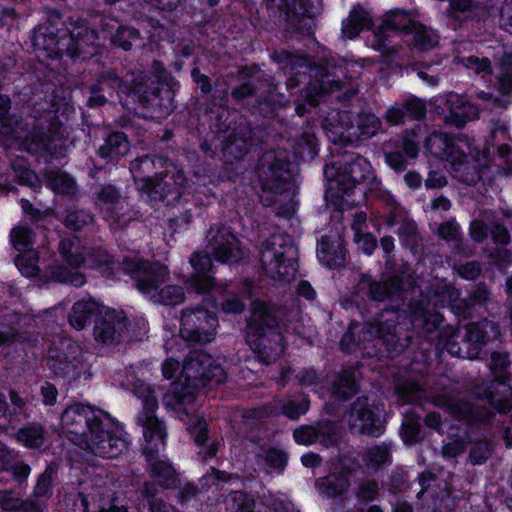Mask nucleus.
<instances>
[{
  "label": "nucleus",
  "instance_id": "1",
  "mask_svg": "<svg viewBox=\"0 0 512 512\" xmlns=\"http://www.w3.org/2000/svg\"><path fill=\"white\" fill-rule=\"evenodd\" d=\"M261 188L260 202L271 207L277 217L291 218L296 211L292 163L284 148L263 152L255 167Z\"/></svg>",
  "mask_w": 512,
  "mask_h": 512
},
{
  "label": "nucleus",
  "instance_id": "2",
  "mask_svg": "<svg viewBox=\"0 0 512 512\" xmlns=\"http://www.w3.org/2000/svg\"><path fill=\"white\" fill-rule=\"evenodd\" d=\"M53 107L47 101L34 105V124L30 132L29 125L21 116L8 115L4 120H0V135L8 139H24L25 147L31 153L46 152L51 156L60 155L61 149H58L57 142L63 140L65 130L57 116V110Z\"/></svg>",
  "mask_w": 512,
  "mask_h": 512
},
{
  "label": "nucleus",
  "instance_id": "3",
  "mask_svg": "<svg viewBox=\"0 0 512 512\" xmlns=\"http://www.w3.org/2000/svg\"><path fill=\"white\" fill-rule=\"evenodd\" d=\"M225 378L223 368L208 353L203 350L191 351L183 362L179 379L163 396V404L187 415L186 407L194 403L201 388L210 382L221 383Z\"/></svg>",
  "mask_w": 512,
  "mask_h": 512
},
{
  "label": "nucleus",
  "instance_id": "4",
  "mask_svg": "<svg viewBox=\"0 0 512 512\" xmlns=\"http://www.w3.org/2000/svg\"><path fill=\"white\" fill-rule=\"evenodd\" d=\"M34 45L45 50L51 58H62L64 55L73 59L88 60L99 53L98 33L96 30L81 24L71 31L58 35L46 29H40L33 37Z\"/></svg>",
  "mask_w": 512,
  "mask_h": 512
},
{
  "label": "nucleus",
  "instance_id": "5",
  "mask_svg": "<svg viewBox=\"0 0 512 512\" xmlns=\"http://www.w3.org/2000/svg\"><path fill=\"white\" fill-rule=\"evenodd\" d=\"M460 290L453 285H444L437 289H429L421 293L418 299L409 304L412 321L421 329L427 339L444 341L449 329L442 328L444 318L436 310V305L458 301Z\"/></svg>",
  "mask_w": 512,
  "mask_h": 512
},
{
  "label": "nucleus",
  "instance_id": "6",
  "mask_svg": "<svg viewBox=\"0 0 512 512\" xmlns=\"http://www.w3.org/2000/svg\"><path fill=\"white\" fill-rule=\"evenodd\" d=\"M260 262L273 279L290 281L298 269V249L286 233H275L262 244Z\"/></svg>",
  "mask_w": 512,
  "mask_h": 512
},
{
  "label": "nucleus",
  "instance_id": "7",
  "mask_svg": "<svg viewBox=\"0 0 512 512\" xmlns=\"http://www.w3.org/2000/svg\"><path fill=\"white\" fill-rule=\"evenodd\" d=\"M231 77L238 81L230 92L235 102L241 103L248 98H255L258 105H273L277 101L278 85L258 64L241 65Z\"/></svg>",
  "mask_w": 512,
  "mask_h": 512
},
{
  "label": "nucleus",
  "instance_id": "8",
  "mask_svg": "<svg viewBox=\"0 0 512 512\" xmlns=\"http://www.w3.org/2000/svg\"><path fill=\"white\" fill-rule=\"evenodd\" d=\"M359 338L362 341L379 339L388 356L397 357L411 344L412 334L409 330L400 326L397 311L385 309L374 322L364 323Z\"/></svg>",
  "mask_w": 512,
  "mask_h": 512
},
{
  "label": "nucleus",
  "instance_id": "9",
  "mask_svg": "<svg viewBox=\"0 0 512 512\" xmlns=\"http://www.w3.org/2000/svg\"><path fill=\"white\" fill-rule=\"evenodd\" d=\"M324 176L327 179V193L332 197L343 198L353 191L356 184L373 178V173L365 158L351 155L348 159L326 166Z\"/></svg>",
  "mask_w": 512,
  "mask_h": 512
},
{
  "label": "nucleus",
  "instance_id": "10",
  "mask_svg": "<svg viewBox=\"0 0 512 512\" xmlns=\"http://www.w3.org/2000/svg\"><path fill=\"white\" fill-rule=\"evenodd\" d=\"M305 66L309 68V74L297 72L291 75L286 81V87L291 90L305 84L306 86L301 90L300 96L310 107H316L325 93L343 88L345 83L337 77L335 66L332 67V71L328 64H319L313 67L306 64Z\"/></svg>",
  "mask_w": 512,
  "mask_h": 512
},
{
  "label": "nucleus",
  "instance_id": "11",
  "mask_svg": "<svg viewBox=\"0 0 512 512\" xmlns=\"http://www.w3.org/2000/svg\"><path fill=\"white\" fill-rule=\"evenodd\" d=\"M217 327L216 314L202 305L181 311L180 336L187 342L210 343L215 338Z\"/></svg>",
  "mask_w": 512,
  "mask_h": 512
},
{
  "label": "nucleus",
  "instance_id": "12",
  "mask_svg": "<svg viewBox=\"0 0 512 512\" xmlns=\"http://www.w3.org/2000/svg\"><path fill=\"white\" fill-rule=\"evenodd\" d=\"M104 416L109 422L113 419L103 410H95L92 406L73 404L61 414V430L74 444L83 446L94 423Z\"/></svg>",
  "mask_w": 512,
  "mask_h": 512
},
{
  "label": "nucleus",
  "instance_id": "13",
  "mask_svg": "<svg viewBox=\"0 0 512 512\" xmlns=\"http://www.w3.org/2000/svg\"><path fill=\"white\" fill-rule=\"evenodd\" d=\"M410 276L402 270H393L383 274L380 279L370 275H363L359 280V289L368 299L374 302L398 301L403 299L406 291L405 285Z\"/></svg>",
  "mask_w": 512,
  "mask_h": 512
},
{
  "label": "nucleus",
  "instance_id": "14",
  "mask_svg": "<svg viewBox=\"0 0 512 512\" xmlns=\"http://www.w3.org/2000/svg\"><path fill=\"white\" fill-rule=\"evenodd\" d=\"M206 250L224 264L238 263L244 257L240 241L232 229L222 223L211 225L207 231Z\"/></svg>",
  "mask_w": 512,
  "mask_h": 512
},
{
  "label": "nucleus",
  "instance_id": "15",
  "mask_svg": "<svg viewBox=\"0 0 512 512\" xmlns=\"http://www.w3.org/2000/svg\"><path fill=\"white\" fill-rule=\"evenodd\" d=\"M81 347L70 340L61 341L48 350L47 366L56 377L71 381L78 378L82 370Z\"/></svg>",
  "mask_w": 512,
  "mask_h": 512
},
{
  "label": "nucleus",
  "instance_id": "16",
  "mask_svg": "<svg viewBox=\"0 0 512 512\" xmlns=\"http://www.w3.org/2000/svg\"><path fill=\"white\" fill-rule=\"evenodd\" d=\"M120 265L124 272L133 276L138 290L148 295L155 292L169 275L166 266L135 257L125 256Z\"/></svg>",
  "mask_w": 512,
  "mask_h": 512
},
{
  "label": "nucleus",
  "instance_id": "17",
  "mask_svg": "<svg viewBox=\"0 0 512 512\" xmlns=\"http://www.w3.org/2000/svg\"><path fill=\"white\" fill-rule=\"evenodd\" d=\"M244 339L256 359L265 365L276 362L285 351L284 336L280 330L244 331Z\"/></svg>",
  "mask_w": 512,
  "mask_h": 512
},
{
  "label": "nucleus",
  "instance_id": "18",
  "mask_svg": "<svg viewBox=\"0 0 512 512\" xmlns=\"http://www.w3.org/2000/svg\"><path fill=\"white\" fill-rule=\"evenodd\" d=\"M225 136L222 140L221 151L226 163H234L244 159L248 154L254 131L246 119H240L233 127L224 130Z\"/></svg>",
  "mask_w": 512,
  "mask_h": 512
},
{
  "label": "nucleus",
  "instance_id": "19",
  "mask_svg": "<svg viewBox=\"0 0 512 512\" xmlns=\"http://www.w3.org/2000/svg\"><path fill=\"white\" fill-rule=\"evenodd\" d=\"M350 431L358 430L361 435L379 437L384 432V423L380 415L375 413L365 396L358 397L349 407L346 415Z\"/></svg>",
  "mask_w": 512,
  "mask_h": 512
},
{
  "label": "nucleus",
  "instance_id": "20",
  "mask_svg": "<svg viewBox=\"0 0 512 512\" xmlns=\"http://www.w3.org/2000/svg\"><path fill=\"white\" fill-rule=\"evenodd\" d=\"M175 87L173 84L163 85L151 82L148 89L140 93L135 102L148 111L151 117H167L176 107Z\"/></svg>",
  "mask_w": 512,
  "mask_h": 512
},
{
  "label": "nucleus",
  "instance_id": "21",
  "mask_svg": "<svg viewBox=\"0 0 512 512\" xmlns=\"http://www.w3.org/2000/svg\"><path fill=\"white\" fill-rule=\"evenodd\" d=\"M165 168H169L168 160L158 155H142L131 161L129 166L137 189L145 194L153 190V183Z\"/></svg>",
  "mask_w": 512,
  "mask_h": 512
},
{
  "label": "nucleus",
  "instance_id": "22",
  "mask_svg": "<svg viewBox=\"0 0 512 512\" xmlns=\"http://www.w3.org/2000/svg\"><path fill=\"white\" fill-rule=\"evenodd\" d=\"M83 447L95 455L104 458H115L126 448L125 441L114 433L104 428L102 417L92 425Z\"/></svg>",
  "mask_w": 512,
  "mask_h": 512
},
{
  "label": "nucleus",
  "instance_id": "23",
  "mask_svg": "<svg viewBox=\"0 0 512 512\" xmlns=\"http://www.w3.org/2000/svg\"><path fill=\"white\" fill-rule=\"evenodd\" d=\"M153 184H155L153 190L146 192L150 199L171 205L182 196L187 178L183 171L169 163V168H165L163 174L159 175V178Z\"/></svg>",
  "mask_w": 512,
  "mask_h": 512
},
{
  "label": "nucleus",
  "instance_id": "24",
  "mask_svg": "<svg viewBox=\"0 0 512 512\" xmlns=\"http://www.w3.org/2000/svg\"><path fill=\"white\" fill-rule=\"evenodd\" d=\"M321 0H292V7L286 19L287 32L310 34L315 25L314 18L321 12Z\"/></svg>",
  "mask_w": 512,
  "mask_h": 512
},
{
  "label": "nucleus",
  "instance_id": "25",
  "mask_svg": "<svg viewBox=\"0 0 512 512\" xmlns=\"http://www.w3.org/2000/svg\"><path fill=\"white\" fill-rule=\"evenodd\" d=\"M416 21L411 19L410 14L404 10L395 9L387 12L384 16L382 25L375 31L376 42L373 44V48L381 51L383 56H392L396 54L397 49L390 47L385 44L386 30L403 31L409 33L413 30Z\"/></svg>",
  "mask_w": 512,
  "mask_h": 512
},
{
  "label": "nucleus",
  "instance_id": "26",
  "mask_svg": "<svg viewBox=\"0 0 512 512\" xmlns=\"http://www.w3.org/2000/svg\"><path fill=\"white\" fill-rule=\"evenodd\" d=\"M251 315L247 320L244 331L251 330H280L284 309L271 302L255 300L250 306Z\"/></svg>",
  "mask_w": 512,
  "mask_h": 512
},
{
  "label": "nucleus",
  "instance_id": "27",
  "mask_svg": "<svg viewBox=\"0 0 512 512\" xmlns=\"http://www.w3.org/2000/svg\"><path fill=\"white\" fill-rule=\"evenodd\" d=\"M83 512H127V507L119 503L118 493L108 486H95L90 501L84 493L78 494Z\"/></svg>",
  "mask_w": 512,
  "mask_h": 512
},
{
  "label": "nucleus",
  "instance_id": "28",
  "mask_svg": "<svg viewBox=\"0 0 512 512\" xmlns=\"http://www.w3.org/2000/svg\"><path fill=\"white\" fill-rule=\"evenodd\" d=\"M335 122H338L342 127L347 129L351 128L352 121L347 112H335L330 117H327L322 122V127L326 131L328 138L333 144L332 152L337 156L345 158L349 152L347 148L354 147L355 140L352 134L345 136L343 133L336 131L337 127Z\"/></svg>",
  "mask_w": 512,
  "mask_h": 512
},
{
  "label": "nucleus",
  "instance_id": "29",
  "mask_svg": "<svg viewBox=\"0 0 512 512\" xmlns=\"http://www.w3.org/2000/svg\"><path fill=\"white\" fill-rule=\"evenodd\" d=\"M427 113L426 102L416 96H410L401 103L390 107L383 118L392 126L403 125L406 120L421 121Z\"/></svg>",
  "mask_w": 512,
  "mask_h": 512
},
{
  "label": "nucleus",
  "instance_id": "30",
  "mask_svg": "<svg viewBox=\"0 0 512 512\" xmlns=\"http://www.w3.org/2000/svg\"><path fill=\"white\" fill-rule=\"evenodd\" d=\"M126 319L114 312L101 313L95 320L94 337L102 343L118 342L126 333Z\"/></svg>",
  "mask_w": 512,
  "mask_h": 512
},
{
  "label": "nucleus",
  "instance_id": "31",
  "mask_svg": "<svg viewBox=\"0 0 512 512\" xmlns=\"http://www.w3.org/2000/svg\"><path fill=\"white\" fill-rule=\"evenodd\" d=\"M449 115L445 117V123L462 129L466 123L478 118L477 106L470 103L465 96L449 93L446 99Z\"/></svg>",
  "mask_w": 512,
  "mask_h": 512
},
{
  "label": "nucleus",
  "instance_id": "32",
  "mask_svg": "<svg viewBox=\"0 0 512 512\" xmlns=\"http://www.w3.org/2000/svg\"><path fill=\"white\" fill-rule=\"evenodd\" d=\"M211 257L212 255L206 250V252H195L190 258V264L196 272L190 276L188 282L196 293H205L214 286V278L206 274L213 266Z\"/></svg>",
  "mask_w": 512,
  "mask_h": 512
},
{
  "label": "nucleus",
  "instance_id": "33",
  "mask_svg": "<svg viewBox=\"0 0 512 512\" xmlns=\"http://www.w3.org/2000/svg\"><path fill=\"white\" fill-rule=\"evenodd\" d=\"M143 454L148 462L151 477L157 479L156 484L164 489L174 488L177 485L178 478L171 463L159 459L157 451L148 446L143 448Z\"/></svg>",
  "mask_w": 512,
  "mask_h": 512
},
{
  "label": "nucleus",
  "instance_id": "34",
  "mask_svg": "<svg viewBox=\"0 0 512 512\" xmlns=\"http://www.w3.org/2000/svg\"><path fill=\"white\" fill-rule=\"evenodd\" d=\"M317 257L327 267L340 268L345 262L344 242L340 236H323L318 242Z\"/></svg>",
  "mask_w": 512,
  "mask_h": 512
},
{
  "label": "nucleus",
  "instance_id": "35",
  "mask_svg": "<svg viewBox=\"0 0 512 512\" xmlns=\"http://www.w3.org/2000/svg\"><path fill=\"white\" fill-rule=\"evenodd\" d=\"M315 487L324 497L345 499L350 488V481L346 474L334 472L318 478L315 481Z\"/></svg>",
  "mask_w": 512,
  "mask_h": 512
},
{
  "label": "nucleus",
  "instance_id": "36",
  "mask_svg": "<svg viewBox=\"0 0 512 512\" xmlns=\"http://www.w3.org/2000/svg\"><path fill=\"white\" fill-rule=\"evenodd\" d=\"M449 332L445 338L447 351L460 358L475 359L479 355V349L470 342L462 327L453 329L448 326Z\"/></svg>",
  "mask_w": 512,
  "mask_h": 512
},
{
  "label": "nucleus",
  "instance_id": "37",
  "mask_svg": "<svg viewBox=\"0 0 512 512\" xmlns=\"http://www.w3.org/2000/svg\"><path fill=\"white\" fill-rule=\"evenodd\" d=\"M462 328L473 346H476L479 350L482 345H485L492 338L500 334L499 325L488 319H484L481 322L469 323Z\"/></svg>",
  "mask_w": 512,
  "mask_h": 512
},
{
  "label": "nucleus",
  "instance_id": "38",
  "mask_svg": "<svg viewBox=\"0 0 512 512\" xmlns=\"http://www.w3.org/2000/svg\"><path fill=\"white\" fill-rule=\"evenodd\" d=\"M101 313L100 305L93 299L80 300L73 305L68 315V321L73 328L82 330L87 322L91 319L96 320Z\"/></svg>",
  "mask_w": 512,
  "mask_h": 512
},
{
  "label": "nucleus",
  "instance_id": "39",
  "mask_svg": "<svg viewBox=\"0 0 512 512\" xmlns=\"http://www.w3.org/2000/svg\"><path fill=\"white\" fill-rule=\"evenodd\" d=\"M310 407V400L304 393H298L274 401V408L291 420H297L304 415Z\"/></svg>",
  "mask_w": 512,
  "mask_h": 512
},
{
  "label": "nucleus",
  "instance_id": "40",
  "mask_svg": "<svg viewBox=\"0 0 512 512\" xmlns=\"http://www.w3.org/2000/svg\"><path fill=\"white\" fill-rule=\"evenodd\" d=\"M130 150V143L123 132L110 133L103 145L98 149V154L109 161H117L127 155Z\"/></svg>",
  "mask_w": 512,
  "mask_h": 512
},
{
  "label": "nucleus",
  "instance_id": "41",
  "mask_svg": "<svg viewBox=\"0 0 512 512\" xmlns=\"http://www.w3.org/2000/svg\"><path fill=\"white\" fill-rule=\"evenodd\" d=\"M58 251L63 261L74 268L80 267L85 261L83 247L78 236L71 235L62 238L58 244Z\"/></svg>",
  "mask_w": 512,
  "mask_h": 512
},
{
  "label": "nucleus",
  "instance_id": "42",
  "mask_svg": "<svg viewBox=\"0 0 512 512\" xmlns=\"http://www.w3.org/2000/svg\"><path fill=\"white\" fill-rule=\"evenodd\" d=\"M460 304L457 306L462 310L472 309L476 306L486 307L493 300L491 286L485 281L475 284L465 299H458Z\"/></svg>",
  "mask_w": 512,
  "mask_h": 512
},
{
  "label": "nucleus",
  "instance_id": "43",
  "mask_svg": "<svg viewBox=\"0 0 512 512\" xmlns=\"http://www.w3.org/2000/svg\"><path fill=\"white\" fill-rule=\"evenodd\" d=\"M372 19L369 13L360 6H356L350 12L346 21L343 22L342 34L344 37L353 39L365 28H370Z\"/></svg>",
  "mask_w": 512,
  "mask_h": 512
},
{
  "label": "nucleus",
  "instance_id": "44",
  "mask_svg": "<svg viewBox=\"0 0 512 512\" xmlns=\"http://www.w3.org/2000/svg\"><path fill=\"white\" fill-rule=\"evenodd\" d=\"M357 391L355 369L349 367L339 372L332 385L333 394L340 400H347L355 395Z\"/></svg>",
  "mask_w": 512,
  "mask_h": 512
},
{
  "label": "nucleus",
  "instance_id": "45",
  "mask_svg": "<svg viewBox=\"0 0 512 512\" xmlns=\"http://www.w3.org/2000/svg\"><path fill=\"white\" fill-rule=\"evenodd\" d=\"M421 417L414 411H409L404 415L401 425V435L407 445H413L424 440L425 434L421 429Z\"/></svg>",
  "mask_w": 512,
  "mask_h": 512
},
{
  "label": "nucleus",
  "instance_id": "46",
  "mask_svg": "<svg viewBox=\"0 0 512 512\" xmlns=\"http://www.w3.org/2000/svg\"><path fill=\"white\" fill-rule=\"evenodd\" d=\"M143 427V436L147 443L157 441L164 445L166 438V427L155 415L142 414L138 419Z\"/></svg>",
  "mask_w": 512,
  "mask_h": 512
},
{
  "label": "nucleus",
  "instance_id": "47",
  "mask_svg": "<svg viewBox=\"0 0 512 512\" xmlns=\"http://www.w3.org/2000/svg\"><path fill=\"white\" fill-rule=\"evenodd\" d=\"M357 128L359 133L352 134L355 142L375 136L382 128V122L372 112L362 111L357 117Z\"/></svg>",
  "mask_w": 512,
  "mask_h": 512
},
{
  "label": "nucleus",
  "instance_id": "48",
  "mask_svg": "<svg viewBox=\"0 0 512 512\" xmlns=\"http://www.w3.org/2000/svg\"><path fill=\"white\" fill-rule=\"evenodd\" d=\"M395 393L400 405L415 403L424 396L422 387L412 379H398L395 382Z\"/></svg>",
  "mask_w": 512,
  "mask_h": 512
},
{
  "label": "nucleus",
  "instance_id": "49",
  "mask_svg": "<svg viewBox=\"0 0 512 512\" xmlns=\"http://www.w3.org/2000/svg\"><path fill=\"white\" fill-rule=\"evenodd\" d=\"M451 174L454 178L467 185H475L481 180L478 166L468 158L450 165Z\"/></svg>",
  "mask_w": 512,
  "mask_h": 512
},
{
  "label": "nucleus",
  "instance_id": "50",
  "mask_svg": "<svg viewBox=\"0 0 512 512\" xmlns=\"http://www.w3.org/2000/svg\"><path fill=\"white\" fill-rule=\"evenodd\" d=\"M46 178L49 187L58 194L74 196L78 191L74 179L65 172L50 171L46 173Z\"/></svg>",
  "mask_w": 512,
  "mask_h": 512
},
{
  "label": "nucleus",
  "instance_id": "51",
  "mask_svg": "<svg viewBox=\"0 0 512 512\" xmlns=\"http://www.w3.org/2000/svg\"><path fill=\"white\" fill-rule=\"evenodd\" d=\"M409 33H412V44L420 51H428L437 46L439 42L438 34L431 28H428L418 22Z\"/></svg>",
  "mask_w": 512,
  "mask_h": 512
},
{
  "label": "nucleus",
  "instance_id": "52",
  "mask_svg": "<svg viewBox=\"0 0 512 512\" xmlns=\"http://www.w3.org/2000/svg\"><path fill=\"white\" fill-rule=\"evenodd\" d=\"M255 456L259 460H263L268 468L277 473H282L288 463V454L284 450L274 447L261 448L259 452H255Z\"/></svg>",
  "mask_w": 512,
  "mask_h": 512
},
{
  "label": "nucleus",
  "instance_id": "53",
  "mask_svg": "<svg viewBox=\"0 0 512 512\" xmlns=\"http://www.w3.org/2000/svg\"><path fill=\"white\" fill-rule=\"evenodd\" d=\"M39 254L36 250L28 249L15 258V264L25 277H38L41 281L40 268L38 267Z\"/></svg>",
  "mask_w": 512,
  "mask_h": 512
},
{
  "label": "nucleus",
  "instance_id": "54",
  "mask_svg": "<svg viewBox=\"0 0 512 512\" xmlns=\"http://www.w3.org/2000/svg\"><path fill=\"white\" fill-rule=\"evenodd\" d=\"M17 440L31 449L40 448L46 441L45 431L40 424H30L17 432Z\"/></svg>",
  "mask_w": 512,
  "mask_h": 512
},
{
  "label": "nucleus",
  "instance_id": "55",
  "mask_svg": "<svg viewBox=\"0 0 512 512\" xmlns=\"http://www.w3.org/2000/svg\"><path fill=\"white\" fill-rule=\"evenodd\" d=\"M139 492L141 498L147 502L150 512H171V507L157 497L159 490L155 482H144Z\"/></svg>",
  "mask_w": 512,
  "mask_h": 512
},
{
  "label": "nucleus",
  "instance_id": "56",
  "mask_svg": "<svg viewBox=\"0 0 512 512\" xmlns=\"http://www.w3.org/2000/svg\"><path fill=\"white\" fill-rule=\"evenodd\" d=\"M353 492L359 503L372 502L379 497V483L373 478L358 479L355 481Z\"/></svg>",
  "mask_w": 512,
  "mask_h": 512
},
{
  "label": "nucleus",
  "instance_id": "57",
  "mask_svg": "<svg viewBox=\"0 0 512 512\" xmlns=\"http://www.w3.org/2000/svg\"><path fill=\"white\" fill-rule=\"evenodd\" d=\"M431 402L435 406L447 408L457 418H464L470 412V407L467 403L455 400L448 393H433L431 395Z\"/></svg>",
  "mask_w": 512,
  "mask_h": 512
},
{
  "label": "nucleus",
  "instance_id": "58",
  "mask_svg": "<svg viewBox=\"0 0 512 512\" xmlns=\"http://www.w3.org/2000/svg\"><path fill=\"white\" fill-rule=\"evenodd\" d=\"M93 222L94 216L84 209L70 208L64 211L63 224L70 230L81 231Z\"/></svg>",
  "mask_w": 512,
  "mask_h": 512
},
{
  "label": "nucleus",
  "instance_id": "59",
  "mask_svg": "<svg viewBox=\"0 0 512 512\" xmlns=\"http://www.w3.org/2000/svg\"><path fill=\"white\" fill-rule=\"evenodd\" d=\"M150 298L155 303L174 306L184 301L185 293L179 285H167L158 292H153Z\"/></svg>",
  "mask_w": 512,
  "mask_h": 512
},
{
  "label": "nucleus",
  "instance_id": "60",
  "mask_svg": "<svg viewBox=\"0 0 512 512\" xmlns=\"http://www.w3.org/2000/svg\"><path fill=\"white\" fill-rule=\"evenodd\" d=\"M93 193L97 205L115 206L121 199L120 190L110 183L94 185Z\"/></svg>",
  "mask_w": 512,
  "mask_h": 512
},
{
  "label": "nucleus",
  "instance_id": "61",
  "mask_svg": "<svg viewBox=\"0 0 512 512\" xmlns=\"http://www.w3.org/2000/svg\"><path fill=\"white\" fill-rule=\"evenodd\" d=\"M451 137L443 132H433L425 140V148L436 158L445 159Z\"/></svg>",
  "mask_w": 512,
  "mask_h": 512
},
{
  "label": "nucleus",
  "instance_id": "62",
  "mask_svg": "<svg viewBox=\"0 0 512 512\" xmlns=\"http://www.w3.org/2000/svg\"><path fill=\"white\" fill-rule=\"evenodd\" d=\"M140 41L139 31L133 27L125 26L119 27L111 38L112 44L124 51L131 50L133 45L139 44Z\"/></svg>",
  "mask_w": 512,
  "mask_h": 512
},
{
  "label": "nucleus",
  "instance_id": "63",
  "mask_svg": "<svg viewBox=\"0 0 512 512\" xmlns=\"http://www.w3.org/2000/svg\"><path fill=\"white\" fill-rule=\"evenodd\" d=\"M227 512H253L254 499L242 491L232 492L225 500Z\"/></svg>",
  "mask_w": 512,
  "mask_h": 512
},
{
  "label": "nucleus",
  "instance_id": "64",
  "mask_svg": "<svg viewBox=\"0 0 512 512\" xmlns=\"http://www.w3.org/2000/svg\"><path fill=\"white\" fill-rule=\"evenodd\" d=\"M95 81L101 87H105V92L109 96H112L117 90L123 92V86H125V80L112 68L100 72Z\"/></svg>",
  "mask_w": 512,
  "mask_h": 512
}]
</instances>
